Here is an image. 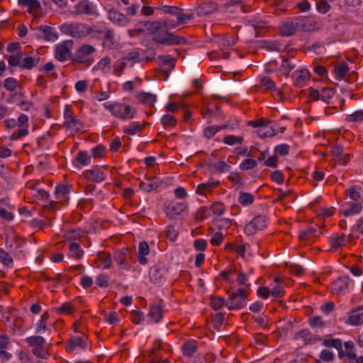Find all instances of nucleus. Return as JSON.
Returning <instances> with one entry per match:
<instances>
[{
    "instance_id": "nucleus-45",
    "label": "nucleus",
    "mask_w": 363,
    "mask_h": 363,
    "mask_svg": "<svg viewBox=\"0 0 363 363\" xmlns=\"http://www.w3.org/2000/svg\"><path fill=\"white\" fill-rule=\"evenodd\" d=\"M296 339H301L304 344H311L313 342V339L311 337V334L308 330H302L296 335Z\"/></svg>"
},
{
    "instance_id": "nucleus-42",
    "label": "nucleus",
    "mask_w": 363,
    "mask_h": 363,
    "mask_svg": "<svg viewBox=\"0 0 363 363\" xmlns=\"http://www.w3.org/2000/svg\"><path fill=\"white\" fill-rule=\"evenodd\" d=\"M99 261L103 264L104 269H108L111 264V255L106 252H101L98 256Z\"/></svg>"
},
{
    "instance_id": "nucleus-16",
    "label": "nucleus",
    "mask_w": 363,
    "mask_h": 363,
    "mask_svg": "<svg viewBox=\"0 0 363 363\" xmlns=\"http://www.w3.org/2000/svg\"><path fill=\"white\" fill-rule=\"evenodd\" d=\"M86 179L92 180L95 182H101L105 179V175L103 171L99 167H94L84 172Z\"/></svg>"
},
{
    "instance_id": "nucleus-58",
    "label": "nucleus",
    "mask_w": 363,
    "mask_h": 363,
    "mask_svg": "<svg viewBox=\"0 0 363 363\" xmlns=\"http://www.w3.org/2000/svg\"><path fill=\"white\" fill-rule=\"evenodd\" d=\"M22 53H18L17 55H11L9 58V63L11 66H19L21 67V64L22 61Z\"/></svg>"
},
{
    "instance_id": "nucleus-20",
    "label": "nucleus",
    "mask_w": 363,
    "mask_h": 363,
    "mask_svg": "<svg viewBox=\"0 0 363 363\" xmlns=\"http://www.w3.org/2000/svg\"><path fill=\"white\" fill-rule=\"evenodd\" d=\"M217 5L214 2H206L201 4L196 9L197 13L199 16H206L212 13L217 10Z\"/></svg>"
},
{
    "instance_id": "nucleus-30",
    "label": "nucleus",
    "mask_w": 363,
    "mask_h": 363,
    "mask_svg": "<svg viewBox=\"0 0 363 363\" xmlns=\"http://www.w3.org/2000/svg\"><path fill=\"white\" fill-rule=\"evenodd\" d=\"M171 10L174 12V16L177 18V21L179 25L184 23L187 20L193 18V17H194L193 14H191H191L182 13L181 9H179L177 7L172 8V9H171Z\"/></svg>"
},
{
    "instance_id": "nucleus-46",
    "label": "nucleus",
    "mask_w": 363,
    "mask_h": 363,
    "mask_svg": "<svg viewBox=\"0 0 363 363\" xmlns=\"http://www.w3.org/2000/svg\"><path fill=\"white\" fill-rule=\"evenodd\" d=\"M158 186V182L150 181L148 179L147 182H141L140 184V189L147 192L156 189Z\"/></svg>"
},
{
    "instance_id": "nucleus-31",
    "label": "nucleus",
    "mask_w": 363,
    "mask_h": 363,
    "mask_svg": "<svg viewBox=\"0 0 363 363\" xmlns=\"http://www.w3.org/2000/svg\"><path fill=\"white\" fill-rule=\"evenodd\" d=\"M69 249L70 257L76 259H79L82 257L83 250L80 248L79 243L77 242H71L69 244Z\"/></svg>"
},
{
    "instance_id": "nucleus-25",
    "label": "nucleus",
    "mask_w": 363,
    "mask_h": 363,
    "mask_svg": "<svg viewBox=\"0 0 363 363\" xmlns=\"http://www.w3.org/2000/svg\"><path fill=\"white\" fill-rule=\"evenodd\" d=\"M309 77L310 74L306 69L297 70L292 74V77L296 85L303 84L306 80L309 79Z\"/></svg>"
},
{
    "instance_id": "nucleus-24",
    "label": "nucleus",
    "mask_w": 363,
    "mask_h": 363,
    "mask_svg": "<svg viewBox=\"0 0 363 363\" xmlns=\"http://www.w3.org/2000/svg\"><path fill=\"white\" fill-rule=\"evenodd\" d=\"M91 12V6L89 1H82L74 8L73 13L75 14H89Z\"/></svg>"
},
{
    "instance_id": "nucleus-54",
    "label": "nucleus",
    "mask_w": 363,
    "mask_h": 363,
    "mask_svg": "<svg viewBox=\"0 0 363 363\" xmlns=\"http://www.w3.org/2000/svg\"><path fill=\"white\" fill-rule=\"evenodd\" d=\"M211 302L212 307L216 310H218L224 305H226V301L220 296L212 297Z\"/></svg>"
},
{
    "instance_id": "nucleus-44",
    "label": "nucleus",
    "mask_w": 363,
    "mask_h": 363,
    "mask_svg": "<svg viewBox=\"0 0 363 363\" xmlns=\"http://www.w3.org/2000/svg\"><path fill=\"white\" fill-rule=\"evenodd\" d=\"M27 342L33 347H40L45 342L43 337L40 336H32L26 339Z\"/></svg>"
},
{
    "instance_id": "nucleus-64",
    "label": "nucleus",
    "mask_w": 363,
    "mask_h": 363,
    "mask_svg": "<svg viewBox=\"0 0 363 363\" xmlns=\"http://www.w3.org/2000/svg\"><path fill=\"white\" fill-rule=\"evenodd\" d=\"M270 291L274 297L280 298L284 294V288L280 284H277Z\"/></svg>"
},
{
    "instance_id": "nucleus-55",
    "label": "nucleus",
    "mask_w": 363,
    "mask_h": 363,
    "mask_svg": "<svg viewBox=\"0 0 363 363\" xmlns=\"http://www.w3.org/2000/svg\"><path fill=\"white\" fill-rule=\"evenodd\" d=\"M212 167L215 170L219 172H224L229 170V166L226 164L224 160H219L213 164H212Z\"/></svg>"
},
{
    "instance_id": "nucleus-60",
    "label": "nucleus",
    "mask_w": 363,
    "mask_h": 363,
    "mask_svg": "<svg viewBox=\"0 0 363 363\" xmlns=\"http://www.w3.org/2000/svg\"><path fill=\"white\" fill-rule=\"evenodd\" d=\"M166 235L171 241H174L178 236V231L173 225H169L166 230Z\"/></svg>"
},
{
    "instance_id": "nucleus-12",
    "label": "nucleus",
    "mask_w": 363,
    "mask_h": 363,
    "mask_svg": "<svg viewBox=\"0 0 363 363\" xmlns=\"http://www.w3.org/2000/svg\"><path fill=\"white\" fill-rule=\"evenodd\" d=\"M349 287V278L340 277L336 279L331 288V292L336 296H338L345 292Z\"/></svg>"
},
{
    "instance_id": "nucleus-10",
    "label": "nucleus",
    "mask_w": 363,
    "mask_h": 363,
    "mask_svg": "<svg viewBox=\"0 0 363 363\" xmlns=\"http://www.w3.org/2000/svg\"><path fill=\"white\" fill-rule=\"evenodd\" d=\"M298 31V18L284 22L279 27V32L282 36H290Z\"/></svg>"
},
{
    "instance_id": "nucleus-37",
    "label": "nucleus",
    "mask_w": 363,
    "mask_h": 363,
    "mask_svg": "<svg viewBox=\"0 0 363 363\" xmlns=\"http://www.w3.org/2000/svg\"><path fill=\"white\" fill-rule=\"evenodd\" d=\"M347 71L348 66L345 62L340 63L335 67V73L340 79H342L345 78L347 73Z\"/></svg>"
},
{
    "instance_id": "nucleus-3",
    "label": "nucleus",
    "mask_w": 363,
    "mask_h": 363,
    "mask_svg": "<svg viewBox=\"0 0 363 363\" xmlns=\"http://www.w3.org/2000/svg\"><path fill=\"white\" fill-rule=\"evenodd\" d=\"M152 39L157 43L167 45H180L186 42L184 38L167 33L162 28L155 34Z\"/></svg>"
},
{
    "instance_id": "nucleus-56",
    "label": "nucleus",
    "mask_w": 363,
    "mask_h": 363,
    "mask_svg": "<svg viewBox=\"0 0 363 363\" xmlns=\"http://www.w3.org/2000/svg\"><path fill=\"white\" fill-rule=\"evenodd\" d=\"M18 83L16 79L12 77L7 78L4 81V86L9 91H14Z\"/></svg>"
},
{
    "instance_id": "nucleus-5",
    "label": "nucleus",
    "mask_w": 363,
    "mask_h": 363,
    "mask_svg": "<svg viewBox=\"0 0 363 363\" xmlns=\"http://www.w3.org/2000/svg\"><path fill=\"white\" fill-rule=\"evenodd\" d=\"M65 125L72 135L82 130L83 123L72 115L69 106H67L65 111Z\"/></svg>"
},
{
    "instance_id": "nucleus-9",
    "label": "nucleus",
    "mask_w": 363,
    "mask_h": 363,
    "mask_svg": "<svg viewBox=\"0 0 363 363\" xmlns=\"http://www.w3.org/2000/svg\"><path fill=\"white\" fill-rule=\"evenodd\" d=\"M73 47V41L65 40L56 47L55 57L60 61L65 60L70 54V50Z\"/></svg>"
},
{
    "instance_id": "nucleus-62",
    "label": "nucleus",
    "mask_w": 363,
    "mask_h": 363,
    "mask_svg": "<svg viewBox=\"0 0 363 363\" xmlns=\"http://www.w3.org/2000/svg\"><path fill=\"white\" fill-rule=\"evenodd\" d=\"M345 347L346 350L345 355L350 358H356V354L353 351L354 344L351 341L345 342Z\"/></svg>"
},
{
    "instance_id": "nucleus-51",
    "label": "nucleus",
    "mask_w": 363,
    "mask_h": 363,
    "mask_svg": "<svg viewBox=\"0 0 363 363\" xmlns=\"http://www.w3.org/2000/svg\"><path fill=\"white\" fill-rule=\"evenodd\" d=\"M161 123L164 128L174 126L177 123V120L172 115H164L161 118Z\"/></svg>"
},
{
    "instance_id": "nucleus-49",
    "label": "nucleus",
    "mask_w": 363,
    "mask_h": 363,
    "mask_svg": "<svg viewBox=\"0 0 363 363\" xmlns=\"http://www.w3.org/2000/svg\"><path fill=\"white\" fill-rule=\"evenodd\" d=\"M143 126L144 124L133 123L125 129V132L130 135H134L138 132H140L143 130Z\"/></svg>"
},
{
    "instance_id": "nucleus-63",
    "label": "nucleus",
    "mask_w": 363,
    "mask_h": 363,
    "mask_svg": "<svg viewBox=\"0 0 363 363\" xmlns=\"http://www.w3.org/2000/svg\"><path fill=\"white\" fill-rule=\"evenodd\" d=\"M186 207L182 203H174L171 207L172 216L179 215L186 210Z\"/></svg>"
},
{
    "instance_id": "nucleus-1",
    "label": "nucleus",
    "mask_w": 363,
    "mask_h": 363,
    "mask_svg": "<svg viewBox=\"0 0 363 363\" xmlns=\"http://www.w3.org/2000/svg\"><path fill=\"white\" fill-rule=\"evenodd\" d=\"M60 30L66 35L73 38H84L91 34L96 37V33H101L84 23H64L60 27Z\"/></svg>"
},
{
    "instance_id": "nucleus-38",
    "label": "nucleus",
    "mask_w": 363,
    "mask_h": 363,
    "mask_svg": "<svg viewBox=\"0 0 363 363\" xmlns=\"http://www.w3.org/2000/svg\"><path fill=\"white\" fill-rule=\"evenodd\" d=\"M138 98L142 103L150 105L153 104L156 101V96L151 93H140Z\"/></svg>"
},
{
    "instance_id": "nucleus-14",
    "label": "nucleus",
    "mask_w": 363,
    "mask_h": 363,
    "mask_svg": "<svg viewBox=\"0 0 363 363\" xmlns=\"http://www.w3.org/2000/svg\"><path fill=\"white\" fill-rule=\"evenodd\" d=\"M130 258V252L128 249H123L115 253V259L122 269H128L130 267L128 264Z\"/></svg>"
},
{
    "instance_id": "nucleus-28",
    "label": "nucleus",
    "mask_w": 363,
    "mask_h": 363,
    "mask_svg": "<svg viewBox=\"0 0 363 363\" xmlns=\"http://www.w3.org/2000/svg\"><path fill=\"white\" fill-rule=\"evenodd\" d=\"M77 347H79L82 349L85 347V343L80 337H73L71 338L67 345V350L72 352Z\"/></svg>"
},
{
    "instance_id": "nucleus-8",
    "label": "nucleus",
    "mask_w": 363,
    "mask_h": 363,
    "mask_svg": "<svg viewBox=\"0 0 363 363\" xmlns=\"http://www.w3.org/2000/svg\"><path fill=\"white\" fill-rule=\"evenodd\" d=\"M95 50V48L91 45H82L77 50L74 62L86 63L87 65H89L91 62L89 61V56L94 53Z\"/></svg>"
},
{
    "instance_id": "nucleus-11",
    "label": "nucleus",
    "mask_w": 363,
    "mask_h": 363,
    "mask_svg": "<svg viewBox=\"0 0 363 363\" xmlns=\"http://www.w3.org/2000/svg\"><path fill=\"white\" fill-rule=\"evenodd\" d=\"M162 301L158 300L155 301L150 306L148 317L154 322L159 323L162 318Z\"/></svg>"
},
{
    "instance_id": "nucleus-32",
    "label": "nucleus",
    "mask_w": 363,
    "mask_h": 363,
    "mask_svg": "<svg viewBox=\"0 0 363 363\" xmlns=\"http://www.w3.org/2000/svg\"><path fill=\"white\" fill-rule=\"evenodd\" d=\"M227 127H228V125L208 126L203 130V135L206 138L209 139L214 136L218 131L225 129Z\"/></svg>"
},
{
    "instance_id": "nucleus-43",
    "label": "nucleus",
    "mask_w": 363,
    "mask_h": 363,
    "mask_svg": "<svg viewBox=\"0 0 363 363\" xmlns=\"http://www.w3.org/2000/svg\"><path fill=\"white\" fill-rule=\"evenodd\" d=\"M360 190V187L355 186L346 190V193L352 200L357 201L361 199Z\"/></svg>"
},
{
    "instance_id": "nucleus-33",
    "label": "nucleus",
    "mask_w": 363,
    "mask_h": 363,
    "mask_svg": "<svg viewBox=\"0 0 363 363\" xmlns=\"http://www.w3.org/2000/svg\"><path fill=\"white\" fill-rule=\"evenodd\" d=\"M139 25H141V26H143L144 27L146 28V29L150 32H152V33H154V35L157 33L162 28V23L160 22H157V21H153V22H149V21H145V22H140V23H138V26Z\"/></svg>"
},
{
    "instance_id": "nucleus-18",
    "label": "nucleus",
    "mask_w": 363,
    "mask_h": 363,
    "mask_svg": "<svg viewBox=\"0 0 363 363\" xmlns=\"http://www.w3.org/2000/svg\"><path fill=\"white\" fill-rule=\"evenodd\" d=\"M260 87L264 91H275L279 99L281 100L282 99L281 91L277 90L275 83L271 78L268 77H262L261 79Z\"/></svg>"
},
{
    "instance_id": "nucleus-26",
    "label": "nucleus",
    "mask_w": 363,
    "mask_h": 363,
    "mask_svg": "<svg viewBox=\"0 0 363 363\" xmlns=\"http://www.w3.org/2000/svg\"><path fill=\"white\" fill-rule=\"evenodd\" d=\"M150 248L146 242H141L139 244L138 261L141 264H145L147 260L145 257L149 254Z\"/></svg>"
},
{
    "instance_id": "nucleus-13",
    "label": "nucleus",
    "mask_w": 363,
    "mask_h": 363,
    "mask_svg": "<svg viewBox=\"0 0 363 363\" xmlns=\"http://www.w3.org/2000/svg\"><path fill=\"white\" fill-rule=\"evenodd\" d=\"M363 308H358L352 310L345 321L347 324L352 325H359L363 324Z\"/></svg>"
},
{
    "instance_id": "nucleus-52",
    "label": "nucleus",
    "mask_w": 363,
    "mask_h": 363,
    "mask_svg": "<svg viewBox=\"0 0 363 363\" xmlns=\"http://www.w3.org/2000/svg\"><path fill=\"white\" fill-rule=\"evenodd\" d=\"M318 235L316 229L309 228L306 230L301 232L299 237L301 240H307L310 238L317 237Z\"/></svg>"
},
{
    "instance_id": "nucleus-57",
    "label": "nucleus",
    "mask_w": 363,
    "mask_h": 363,
    "mask_svg": "<svg viewBox=\"0 0 363 363\" xmlns=\"http://www.w3.org/2000/svg\"><path fill=\"white\" fill-rule=\"evenodd\" d=\"M294 65H292L288 60L284 59L281 65L280 70L284 74L287 76L289 72L294 69Z\"/></svg>"
},
{
    "instance_id": "nucleus-35",
    "label": "nucleus",
    "mask_w": 363,
    "mask_h": 363,
    "mask_svg": "<svg viewBox=\"0 0 363 363\" xmlns=\"http://www.w3.org/2000/svg\"><path fill=\"white\" fill-rule=\"evenodd\" d=\"M39 61V58L36 57H26L24 58L22 57V61L21 64V68L23 69H31L35 65H37V63Z\"/></svg>"
},
{
    "instance_id": "nucleus-61",
    "label": "nucleus",
    "mask_w": 363,
    "mask_h": 363,
    "mask_svg": "<svg viewBox=\"0 0 363 363\" xmlns=\"http://www.w3.org/2000/svg\"><path fill=\"white\" fill-rule=\"evenodd\" d=\"M132 321L135 324L140 323L142 320H144L143 313L140 311L134 310L130 313Z\"/></svg>"
},
{
    "instance_id": "nucleus-36",
    "label": "nucleus",
    "mask_w": 363,
    "mask_h": 363,
    "mask_svg": "<svg viewBox=\"0 0 363 363\" xmlns=\"http://www.w3.org/2000/svg\"><path fill=\"white\" fill-rule=\"evenodd\" d=\"M362 208V206L360 203H351L350 207L347 209H345L342 213L345 216L357 214L361 211Z\"/></svg>"
},
{
    "instance_id": "nucleus-4",
    "label": "nucleus",
    "mask_w": 363,
    "mask_h": 363,
    "mask_svg": "<svg viewBox=\"0 0 363 363\" xmlns=\"http://www.w3.org/2000/svg\"><path fill=\"white\" fill-rule=\"evenodd\" d=\"M247 297V292L240 288L237 291L229 294L226 301V306L228 309H240L245 306V299Z\"/></svg>"
},
{
    "instance_id": "nucleus-22",
    "label": "nucleus",
    "mask_w": 363,
    "mask_h": 363,
    "mask_svg": "<svg viewBox=\"0 0 363 363\" xmlns=\"http://www.w3.org/2000/svg\"><path fill=\"white\" fill-rule=\"evenodd\" d=\"M345 236L344 235H334L329 240L330 250H338L345 245Z\"/></svg>"
},
{
    "instance_id": "nucleus-53",
    "label": "nucleus",
    "mask_w": 363,
    "mask_h": 363,
    "mask_svg": "<svg viewBox=\"0 0 363 363\" xmlns=\"http://www.w3.org/2000/svg\"><path fill=\"white\" fill-rule=\"evenodd\" d=\"M347 120L350 122L363 121V110H359L352 114L348 115Z\"/></svg>"
},
{
    "instance_id": "nucleus-40",
    "label": "nucleus",
    "mask_w": 363,
    "mask_h": 363,
    "mask_svg": "<svg viewBox=\"0 0 363 363\" xmlns=\"http://www.w3.org/2000/svg\"><path fill=\"white\" fill-rule=\"evenodd\" d=\"M335 90L332 88H323L320 92V99L325 103H329L330 100L333 97Z\"/></svg>"
},
{
    "instance_id": "nucleus-29",
    "label": "nucleus",
    "mask_w": 363,
    "mask_h": 363,
    "mask_svg": "<svg viewBox=\"0 0 363 363\" xmlns=\"http://www.w3.org/2000/svg\"><path fill=\"white\" fill-rule=\"evenodd\" d=\"M257 134L260 138L272 137L276 134V131L272 124H270L258 128Z\"/></svg>"
},
{
    "instance_id": "nucleus-7",
    "label": "nucleus",
    "mask_w": 363,
    "mask_h": 363,
    "mask_svg": "<svg viewBox=\"0 0 363 363\" xmlns=\"http://www.w3.org/2000/svg\"><path fill=\"white\" fill-rule=\"evenodd\" d=\"M267 218L264 216H257L249 222L245 227V233L247 235H252L257 230L264 229L266 226Z\"/></svg>"
},
{
    "instance_id": "nucleus-21",
    "label": "nucleus",
    "mask_w": 363,
    "mask_h": 363,
    "mask_svg": "<svg viewBox=\"0 0 363 363\" xmlns=\"http://www.w3.org/2000/svg\"><path fill=\"white\" fill-rule=\"evenodd\" d=\"M109 19L115 23L125 26L129 21L125 16L116 10H111L108 13Z\"/></svg>"
},
{
    "instance_id": "nucleus-59",
    "label": "nucleus",
    "mask_w": 363,
    "mask_h": 363,
    "mask_svg": "<svg viewBox=\"0 0 363 363\" xmlns=\"http://www.w3.org/2000/svg\"><path fill=\"white\" fill-rule=\"evenodd\" d=\"M76 160L81 164L86 165L89 163L90 157L86 152L81 151L77 154Z\"/></svg>"
},
{
    "instance_id": "nucleus-34",
    "label": "nucleus",
    "mask_w": 363,
    "mask_h": 363,
    "mask_svg": "<svg viewBox=\"0 0 363 363\" xmlns=\"http://www.w3.org/2000/svg\"><path fill=\"white\" fill-rule=\"evenodd\" d=\"M82 235V231L80 229H77L68 231L65 234V237L66 240L70 242L71 243L72 242H76L77 240H79Z\"/></svg>"
},
{
    "instance_id": "nucleus-48",
    "label": "nucleus",
    "mask_w": 363,
    "mask_h": 363,
    "mask_svg": "<svg viewBox=\"0 0 363 363\" xmlns=\"http://www.w3.org/2000/svg\"><path fill=\"white\" fill-rule=\"evenodd\" d=\"M242 140L243 138L242 136L228 135L223 138V143L228 145L241 144Z\"/></svg>"
},
{
    "instance_id": "nucleus-50",
    "label": "nucleus",
    "mask_w": 363,
    "mask_h": 363,
    "mask_svg": "<svg viewBox=\"0 0 363 363\" xmlns=\"http://www.w3.org/2000/svg\"><path fill=\"white\" fill-rule=\"evenodd\" d=\"M323 345L328 347H335L337 350H340L342 348V341L340 339L325 340Z\"/></svg>"
},
{
    "instance_id": "nucleus-15",
    "label": "nucleus",
    "mask_w": 363,
    "mask_h": 363,
    "mask_svg": "<svg viewBox=\"0 0 363 363\" xmlns=\"http://www.w3.org/2000/svg\"><path fill=\"white\" fill-rule=\"evenodd\" d=\"M298 30L302 31H314L320 27L317 22L308 19L298 18Z\"/></svg>"
},
{
    "instance_id": "nucleus-17",
    "label": "nucleus",
    "mask_w": 363,
    "mask_h": 363,
    "mask_svg": "<svg viewBox=\"0 0 363 363\" xmlns=\"http://www.w3.org/2000/svg\"><path fill=\"white\" fill-rule=\"evenodd\" d=\"M167 270L163 265L160 264H156L150 269V278L152 281L157 282L164 276Z\"/></svg>"
},
{
    "instance_id": "nucleus-41",
    "label": "nucleus",
    "mask_w": 363,
    "mask_h": 363,
    "mask_svg": "<svg viewBox=\"0 0 363 363\" xmlns=\"http://www.w3.org/2000/svg\"><path fill=\"white\" fill-rule=\"evenodd\" d=\"M0 262L4 266L10 267L13 264V259L7 252L2 249H0Z\"/></svg>"
},
{
    "instance_id": "nucleus-2",
    "label": "nucleus",
    "mask_w": 363,
    "mask_h": 363,
    "mask_svg": "<svg viewBox=\"0 0 363 363\" xmlns=\"http://www.w3.org/2000/svg\"><path fill=\"white\" fill-rule=\"evenodd\" d=\"M104 107L118 118L130 119L135 114V110L132 106L121 103L105 104Z\"/></svg>"
},
{
    "instance_id": "nucleus-39",
    "label": "nucleus",
    "mask_w": 363,
    "mask_h": 363,
    "mask_svg": "<svg viewBox=\"0 0 363 363\" xmlns=\"http://www.w3.org/2000/svg\"><path fill=\"white\" fill-rule=\"evenodd\" d=\"M238 201L243 206H248L253 203L254 196L250 193L240 192L238 197Z\"/></svg>"
},
{
    "instance_id": "nucleus-27",
    "label": "nucleus",
    "mask_w": 363,
    "mask_h": 363,
    "mask_svg": "<svg viewBox=\"0 0 363 363\" xmlns=\"http://www.w3.org/2000/svg\"><path fill=\"white\" fill-rule=\"evenodd\" d=\"M197 350L196 342L194 340H189L186 342L182 346L183 354L191 357Z\"/></svg>"
},
{
    "instance_id": "nucleus-23",
    "label": "nucleus",
    "mask_w": 363,
    "mask_h": 363,
    "mask_svg": "<svg viewBox=\"0 0 363 363\" xmlns=\"http://www.w3.org/2000/svg\"><path fill=\"white\" fill-rule=\"evenodd\" d=\"M43 38L47 41H55L58 38V34L50 26H44L39 28Z\"/></svg>"
},
{
    "instance_id": "nucleus-47",
    "label": "nucleus",
    "mask_w": 363,
    "mask_h": 363,
    "mask_svg": "<svg viewBox=\"0 0 363 363\" xmlns=\"http://www.w3.org/2000/svg\"><path fill=\"white\" fill-rule=\"evenodd\" d=\"M257 164V161L255 159L247 158L242 162L240 168L242 170L246 171L255 168Z\"/></svg>"
},
{
    "instance_id": "nucleus-19",
    "label": "nucleus",
    "mask_w": 363,
    "mask_h": 363,
    "mask_svg": "<svg viewBox=\"0 0 363 363\" xmlns=\"http://www.w3.org/2000/svg\"><path fill=\"white\" fill-rule=\"evenodd\" d=\"M219 182L213 180L201 183L197 186L196 192L198 194L206 195L208 193H210L212 191V189L217 186Z\"/></svg>"
},
{
    "instance_id": "nucleus-6",
    "label": "nucleus",
    "mask_w": 363,
    "mask_h": 363,
    "mask_svg": "<svg viewBox=\"0 0 363 363\" xmlns=\"http://www.w3.org/2000/svg\"><path fill=\"white\" fill-rule=\"evenodd\" d=\"M139 56L140 55L138 52L132 51L118 60L114 65V72L116 74L120 76L128 63L133 66L135 63L138 62Z\"/></svg>"
}]
</instances>
